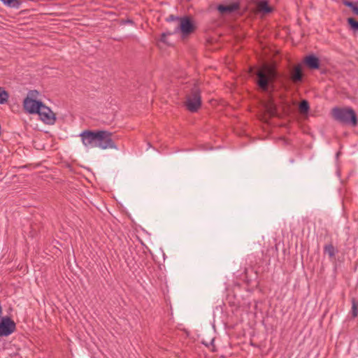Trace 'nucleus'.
<instances>
[{
    "mask_svg": "<svg viewBox=\"0 0 358 358\" xmlns=\"http://www.w3.org/2000/svg\"><path fill=\"white\" fill-rule=\"evenodd\" d=\"M195 29V27L192 20L187 17H181L180 24L176 27V31L180 30L182 35L187 36L192 33Z\"/></svg>",
    "mask_w": 358,
    "mask_h": 358,
    "instance_id": "nucleus-8",
    "label": "nucleus"
},
{
    "mask_svg": "<svg viewBox=\"0 0 358 358\" xmlns=\"http://www.w3.org/2000/svg\"><path fill=\"white\" fill-rule=\"evenodd\" d=\"M357 5H358V1H357Z\"/></svg>",
    "mask_w": 358,
    "mask_h": 358,
    "instance_id": "nucleus-23",
    "label": "nucleus"
},
{
    "mask_svg": "<svg viewBox=\"0 0 358 358\" xmlns=\"http://www.w3.org/2000/svg\"><path fill=\"white\" fill-rule=\"evenodd\" d=\"M37 114H38L41 120L45 124H52L55 122V113L43 103L41 104Z\"/></svg>",
    "mask_w": 358,
    "mask_h": 358,
    "instance_id": "nucleus-7",
    "label": "nucleus"
},
{
    "mask_svg": "<svg viewBox=\"0 0 358 358\" xmlns=\"http://www.w3.org/2000/svg\"><path fill=\"white\" fill-rule=\"evenodd\" d=\"M338 252L332 243H329L324 247V253L327 254L330 259H335L336 253Z\"/></svg>",
    "mask_w": 358,
    "mask_h": 358,
    "instance_id": "nucleus-12",
    "label": "nucleus"
},
{
    "mask_svg": "<svg viewBox=\"0 0 358 358\" xmlns=\"http://www.w3.org/2000/svg\"><path fill=\"white\" fill-rule=\"evenodd\" d=\"M5 5L10 7L18 8L21 5L20 0H1Z\"/></svg>",
    "mask_w": 358,
    "mask_h": 358,
    "instance_id": "nucleus-15",
    "label": "nucleus"
},
{
    "mask_svg": "<svg viewBox=\"0 0 358 358\" xmlns=\"http://www.w3.org/2000/svg\"><path fill=\"white\" fill-rule=\"evenodd\" d=\"M304 62L310 69H318L320 68V59L315 55L306 56Z\"/></svg>",
    "mask_w": 358,
    "mask_h": 358,
    "instance_id": "nucleus-10",
    "label": "nucleus"
},
{
    "mask_svg": "<svg viewBox=\"0 0 358 358\" xmlns=\"http://www.w3.org/2000/svg\"><path fill=\"white\" fill-rule=\"evenodd\" d=\"M348 22L350 27V28L355 31H358V21L355 20L354 18L352 17H349L348 19Z\"/></svg>",
    "mask_w": 358,
    "mask_h": 358,
    "instance_id": "nucleus-17",
    "label": "nucleus"
},
{
    "mask_svg": "<svg viewBox=\"0 0 358 358\" xmlns=\"http://www.w3.org/2000/svg\"><path fill=\"white\" fill-rule=\"evenodd\" d=\"M342 3L343 5H345V6H348L350 8L355 4L353 2L350 1L348 0H342Z\"/></svg>",
    "mask_w": 358,
    "mask_h": 358,
    "instance_id": "nucleus-21",
    "label": "nucleus"
},
{
    "mask_svg": "<svg viewBox=\"0 0 358 358\" xmlns=\"http://www.w3.org/2000/svg\"><path fill=\"white\" fill-rule=\"evenodd\" d=\"M16 325L9 317H3L0 322V336H8L15 331Z\"/></svg>",
    "mask_w": 358,
    "mask_h": 358,
    "instance_id": "nucleus-6",
    "label": "nucleus"
},
{
    "mask_svg": "<svg viewBox=\"0 0 358 358\" xmlns=\"http://www.w3.org/2000/svg\"><path fill=\"white\" fill-rule=\"evenodd\" d=\"M303 73L301 64L294 67L291 73V78L294 83H299L302 80Z\"/></svg>",
    "mask_w": 358,
    "mask_h": 358,
    "instance_id": "nucleus-11",
    "label": "nucleus"
},
{
    "mask_svg": "<svg viewBox=\"0 0 358 358\" xmlns=\"http://www.w3.org/2000/svg\"><path fill=\"white\" fill-rule=\"evenodd\" d=\"M258 9L264 13H271L272 9L268 6V3L265 1H260L258 3Z\"/></svg>",
    "mask_w": 358,
    "mask_h": 358,
    "instance_id": "nucleus-13",
    "label": "nucleus"
},
{
    "mask_svg": "<svg viewBox=\"0 0 358 358\" xmlns=\"http://www.w3.org/2000/svg\"><path fill=\"white\" fill-rule=\"evenodd\" d=\"M172 33L171 32H165V33H162V35H161V38H160V41L164 43H166V36H169V35H171Z\"/></svg>",
    "mask_w": 358,
    "mask_h": 358,
    "instance_id": "nucleus-19",
    "label": "nucleus"
},
{
    "mask_svg": "<svg viewBox=\"0 0 358 358\" xmlns=\"http://www.w3.org/2000/svg\"><path fill=\"white\" fill-rule=\"evenodd\" d=\"M185 106L191 113H196L201 106V90L197 85H194L189 94L186 96Z\"/></svg>",
    "mask_w": 358,
    "mask_h": 358,
    "instance_id": "nucleus-4",
    "label": "nucleus"
},
{
    "mask_svg": "<svg viewBox=\"0 0 358 358\" xmlns=\"http://www.w3.org/2000/svg\"><path fill=\"white\" fill-rule=\"evenodd\" d=\"M352 12L357 15H358V5H356L355 4L352 8H351Z\"/></svg>",
    "mask_w": 358,
    "mask_h": 358,
    "instance_id": "nucleus-22",
    "label": "nucleus"
},
{
    "mask_svg": "<svg viewBox=\"0 0 358 358\" xmlns=\"http://www.w3.org/2000/svg\"><path fill=\"white\" fill-rule=\"evenodd\" d=\"M240 8V3L238 1L234 2L229 5L220 4L217 6V10L222 14H230L237 11Z\"/></svg>",
    "mask_w": 358,
    "mask_h": 358,
    "instance_id": "nucleus-9",
    "label": "nucleus"
},
{
    "mask_svg": "<svg viewBox=\"0 0 358 358\" xmlns=\"http://www.w3.org/2000/svg\"><path fill=\"white\" fill-rule=\"evenodd\" d=\"M257 86L263 92H268L270 85L273 87V83L278 77V72L273 65L264 64L256 72Z\"/></svg>",
    "mask_w": 358,
    "mask_h": 358,
    "instance_id": "nucleus-2",
    "label": "nucleus"
},
{
    "mask_svg": "<svg viewBox=\"0 0 358 358\" xmlns=\"http://www.w3.org/2000/svg\"><path fill=\"white\" fill-rule=\"evenodd\" d=\"M334 118L344 124H357V118L355 112L352 108H334L331 110Z\"/></svg>",
    "mask_w": 358,
    "mask_h": 358,
    "instance_id": "nucleus-3",
    "label": "nucleus"
},
{
    "mask_svg": "<svg viewBox=\"0 0 358 358\" xmlns=\"http://www.w3.org/2000/svg\"><path fill=\"white\" fill-rule=\"evenodd\" d=\"M82 143L86 148L101 150L117 149L113 133L106 130H84L80 134Z\"/></svg>",
    "mask_w": 358,
    "mask_h": 358,
    "instance_id": "nucleus-1",
    "label": "nucleus"
},
{
    "mask_svg": "<svg viewBox=\"0 0 358 358\" xmlns=\"http://www.w3.org/2000/svg\"><path fill=\"white\" fill-rule=\"evenodd\" d=\"M352 316L355 318L358 315V303L355 301V299H352V310H351Z\"/></svg>",
    "mask_w": 358,
    "mask_h": 358,
    "instance_id": "nucleus-18",
    "label": "nucleus"
},
{
    "mask_svg": "<svg viewBox=\"0 0 358 358\" xmlns=\"http://www.w3.org/2000/svg\"><path fill=\"white\" fill-rule=\"evenodd\" d=\"M9 94L3 87H0V104H5L8 102Z\"/></svg>",
    "mask_w": 358,
    "mask_h": 358,
    "instance_id": "nucleus-16",
    "label": "nucleus"
},
{
    "mask_svg": "<svg viewBox=\"0 0 358 358\" xmlns=\"http://www.w3.org/2000/svg\"><path fill=\"white\" fill-rule=\"evenodd\" d=\"M181 17H176L173 15H170L167 18H166V21L168 22H172V21H176V20H179L180 21V19Z\"/></svg>",
    "mask_w": 358,
    "mask_h": 358,
    "instance_id": "nucleus-20",
    "label": "nucleus"
},
{
    "mask_svg": "<svg viewBox=\"0 0 358 358\" xmlns=\"http://www.w3.org/2000/svg\"><path fill=\"white\" fill-rule=\"evenodd\" d=\"M310 109L309 103L306 100H302L299 106V110L301 114H306Z\"/></svg>",
    "mask_w": 358,
    "mask_h": 358,
    "instance_id": "nucleus-14",
    "label": "nucleus"
},
{
    "mask_svg": "<svg viewBox=\"0 0 358 358\" xmlns=\"http://www.w3.org/2000/svg\"><path fill=\"white\" fill-rule=\"evenodd\" d=\"M38 92L36 90H31L29 92V96L24 99V108L30 114L37 113L40 110L41 104L43 103L41 101L34 100L31 98L36 96Z\"/></svg>",
    "mask_w": 358,
    "mask_h": 358,
    "instance_id": "nucleus-5",
    "label": "nucleus"
}]
</instances>
